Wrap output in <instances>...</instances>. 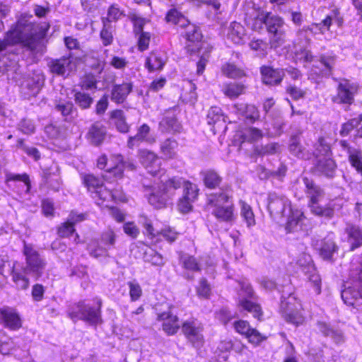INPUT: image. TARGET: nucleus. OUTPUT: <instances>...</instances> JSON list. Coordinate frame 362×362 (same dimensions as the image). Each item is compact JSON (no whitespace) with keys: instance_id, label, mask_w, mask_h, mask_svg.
I'll return each instance as SVG.
<instances>
[{"instance_id":"1","label":"nucleus","mask_w":362,"mask_h":362,"mask_svg":"<svg viewBox=\"0 0 362 362\" xmlns=\"http://www.w3.org/2000/svg\"><path fill=\"white\" fill-rule=\"evenodd\" d=\"M50 28L49 23L32 22L25 18H20L14 27L6 33V38L0 40V57L4 52H12L11 44H21L33 54L44 52L46 47L47 33Z\"/></svg>"},{"instance_id":"2","label":"nucleus","mask_w":362,"mask_h":362,"mask_svg":"<svg viewBox=\"0 0 362 362\" xmlns=\"http://www.w3.org/2000/svg\"><path fill=\"white\" fill-rule=\"evenodd\" d=\"M22 253L25 265L13 266L11 272L12 280L18 290H27L30 286L28 275L38 280L43 274L47 262L32 244L24 242Z\"/></svg>"},{"instance_id":"3","label":"nucleus","mask_w":362,"mask_h":362,"mask_svg":"<svg viewBox=\"0 0 362 362\" xmlns=\"http://www.w3.org/2000/svg\"><path fill=\"white\" fill-rule=\"evenodd\" d=\"M183 178L173 177L158 187L142 183L145 196L148 203L156 209H163L170 205L176 191L182 188Z\"/></svg>"},{"instance_id":"4","label":"nucleus","mask_w":362,"mask_h":362,"mask_svg":"<svg viewBox=\"0 0 362 362\" xmlns=\"http://www.w3.org/2000/svg\"><path fill=\"white\" fill-rule=\"evenodd\" d=\"M206 204L212 209L211 214L219 221L230 222L234 219L233 192L228 185H224L221 191L207 195Z\"/></svg>"},{"instance_id":"5","label":"nucleus","mask_w":362,"mask_h":362,"mask_svg":"<svg viewBox=\"0 0 362 362\" xmlns=\"http://www.w3.org/2000/svg\"><path fill=\"white\" fill-rule=\"evenodd\" d=\"M300 180L305 186V193L309 198L308 206L311 213L317 216L323 217L326 219H332L335 214V204L329 202L322 206L320 202L325 197V191L315 181L307 176L302 175Z\"/></svg>"},{"instance_id":"6","label":"nucleus","mask_w":362,"mask_h":362,"mask_svg":"<svg viewBox=\"0 0 362 362\" xmlns=\"http://www.w3.org/2000/svg\"><path fill=\"white\" fill-rule=\"evenodd\" d=\"M240 289L238 291V305L242 310L250 313L255 318L261 320L263 312L259 304L256 301L257 296L255 294L250 283L246 280L238 281Z\"/></svg>"},{"instance_id":"7","label":"nucleus","mask_w":362,"mask_h":362,"mask_svg":"<svg viewBox=\"0 0 362 362\" xmlns=\"http://www.w3.org/2000/svg\"><path fill=\"white\" fill-rule=\"evenodd\" d=\"M102 300L98 301V308L91 307L84 301L70 305L67 310L68 316L73 320H83L91 325H96L102 322L101 308Z\"/></svg>"},{"instance_id":"8","label":"nucleus","mask_w":362,"mask_h":362,"mask_svg":"<svg viewBox=\"0 0 362 362\" xmlns=\"http://www.w3.org/2000/svg\"><path fill=\"white\" fill-rule=\"evenodd\" d=\"M284 21L282 18L270 12L267 13L265 28L270 34L269 44L271 48H276L284 42Z\"/></svg>"},{"instance_id":"9","label":"nucleus","mask_w":362,"mask_h":362,"mask_svg":"<svg viewBox=\"0 0 362 362\" xmlns=\"http://www.w3.org/2000/svg\"><path fill=\"white\" fill-rule=\"evenodd\" d=\"M267 209L273 219L279 221L286 216V211H290V200L284 194L270 192L267 197Z\"/></svg>"},{"instance_id":"10","label":"nucleus","mask_w":362,"mask_h":362,"mask_svg":"<svg viewBox=\"0 0 362 362\" xmlns=\"http://www.w3.org/2000/svg\"><path fill=\"white\" fill-rule=\"evenodd\" d=\"M182 332L192 345L201 348L204 344V337L202 334L203 325L197 319H190L185 321L182 325Z\"/></svg>"},{"instance_id":"11","label":"nucleus","mask_w":362,"mask_h":362,"mask_svg":"<svg viewBox=\"0 0 362 362\" xmlns=\"http://www.w3.org/2000/svg\"><path fill=\"white\" fill-rule=\"evenodd\" d=\"M245 21L248 27L255 31H260L265 27L267 13L254 3L245 6Z\"/></svg>"},{"instance_id":"12","label":"nucleus","mask_w":362,"mask_h":362,"mask_svg":"<svg viewBox=\"0 0 362 362\" xmlns=\"http://www.w3.org/2000/svg\"><path fill=\"white\" fill-rule=\"evenodd\" d=\"M340 147L339 156H346L350 165L362 176V149L353 146L346 140L339 141Z\"/></svg>"},{"instance_id":"13","label":"nucleus","mask_w":362,"mask_h":362,"mask_svg":"<svg viewBox=\"0 0 362 362\" xmlns=\"http://www.w3.org/2000/svg\"><path fill=\"white\" fill-rule=\"evenodd\" d=\"M45 83V76L42 73H33L25 78L21 85V92L25 98L35 97Z\"/></svg>"},{"instance_id":"14","label":"nucleus","mask_w":362,"mask_h":362,"mask_svg":"<svg viewBox=\"0 0 362 362\" xmlns=\"http://www.w3.org/2000/svg\"><path fill=\"white\" fill-rule=\"evenodd\" d=\"M0 325L11 330H17L21 328L22 322L16 309L8 306L1 308Z\"/></svg>"},{"instance_id":"15","label":"nucleus","mask_w":362,"mask_h":362,"mask_svg":"<svg viewBox=\"0 0 362 362\" xmlns=\"http://www.w3.org/2000/svg\"><path fill=\"white\" fill-rule=\"evenodd\" d=\"M185 37L189 42L187 45L188 52L191 54L198 52L201 53L204 43L202 42L203 37L200 28L196 25H189L187 26Z\"/></svg>"},{"instance_id":"16","label":"nucleus","mask_w":362,"mask_h":362,"mask_svg":"<svg viewBox=\"0 0 362 362\" xmlns=\"http://www.w3.org/2000/svg\"><path fill=\"white\" fill-rule=\"evenodd\" d=\"M141 163L152 175L155 176L160 170V159L153 151L141 149L138 152Z\"/></svg>"},{"instance_id":"17","label":"nucleus","mask_w":362,"mask_h":362,"mask_svg":"<svg viewBox=\"0 0 362 362\" xmlns=\"http://www.w3.org/2000/svg\"><path fill=\"white\" fill-rule=\"evenodd\" d=\"M260 74L263 83L267 86L279 85L285 76L284 69H274L269 66H262Z\"/></svg>"},{"instance_id":"18","label":"nucleus","mask_w":362,"mask_h":362,"mask_svg":"<svg viewBox=\"0 0 362 362\" xmlns=\"http://www.w3.org/2000/svg\"><path fill=\"white\" fill-rule=\"evenodd\" d=\"M337 169L335 161L330 157L317 158L313 168V172L319 175H323L328 178L334 176Z\"/></svg>"},{"instance_id":"19","label":"nucleus","mask_w":362,"mask_h":362,"mask_svg":"<svg viewBox=\"0 0 362 362\" xmlns=\"http://www.w3.org/2000/svg\"><path fill=\"white\" fill-rule=\"evenodd\" d=\"M357 92V86L343 80L338 84L336 101L341 103L351 104L354 100V95Z\"/></svg>"},{"instance_id":"20","label":"nucleus","mask_w":362,"mask_h":362,"mask_svg":"<svg viewBox=\"0 0 362 362\" xmlns=\"http://www.w3.org/2000/svg\"><path fill=\"white\" fill-rule=\"evenodd\" d=\"M48 66L52 74L64 76L66 74H69L74 68V64L72 63L71 56L69 54V57L50 60Z\"/></svg>"},{"instance_id":"21","label":"nucleus","mask_w":362,"mask_h":362,"mask_svg":"<svg viewBox=\"0 0 362 362\" xmlns=\"http://www.w3.org/2000/svg\"><path fill=\"white\" fill-rule=\"evenodd\" d=\"M106 128L100 122H96L90 125L86 134L88 142L95 146H100L106 137Z\"/></svg>"},{"instance_id":"22","label":"nucleus","mask_w":362,"mask_h":362,"mask_svg":"<svg viewBox=\"0 0 362 362\" xmlns=\"http://www.w3.org/2000/svg\"><path fill=\"white\" fill-rule=\"evenodd\" d=\"M157 320L163 321V329L168 335L175 334L180 327L178 317L176 315H173L170 310L158 313Z\"/></svg>"},{"instance_id":"23","label":"nucleus","mask_w":362,"mask_h":362,"mask_svg":"<svg viewBox=\"0 0 362 362\" xmlns=\"http://www.w3.org/2000/svg\"><path fill=\"white\" fill-rule=\"evenodd\" d=\"M54 110L59 112L64 120L67 122H74L78 117L77 107L71 101H59L55 106Z\"/></svg>"},{"instance_id":"24","label":"nucleus","mask_w":362,"mask_h":362,"mask_svg":"<svg viewBox=\"0 0 362 362\" xmlns=\"http://www.w3.org/2000/svg\"><path fill=\"white\" fill-rule=\"evenodd\" d=\"M362 272L359 275L358 289L349 287L341 291V296L344 302L348 305H357L362 303Z\"/></svg>"},{"instance_id":"25","label":"nucleus","mask_w":362,"mask_h":362,"mask_svg":"<svg viewBox=\"0 0 362 362\" xmlns=\"http://www.w3.org/2000/svg\"><path fill=\"white\" fill-rule=\"evenodd\" d=\"M287 215L288 220L285 228L288 233H293L303 229V225L306 218L301 211L291 209L287 213Z\"/></svg>"},{"instance_id":"26","label":"nucleus","mask_w":362,"mask_h":362,"mask_svg":"<svg viewBox=\"0 0 362 362\" xmlns=\"http://www.w3.org/2000/svg\"><path fill=\"white\" fill-rule=\"evenodd\" d=\"M291 305V301H286L285 299L281 300V310L285 320L296 325L302 324L304 321V317L299 311L293 309Z\"/></svg>"},{"instance_id":"27","label":"nucleus","mask_w":362,"mask_h":362,"mask_svg":"<svg viewBox=\"0 0 362 362\" xmlns=\"http://www.w3.org/2000/svg\"><path fill=\"white\" fill-rule=\"evenodd\" d=\"M166 63V56L162 52H151L146 57L145 67L149 72L162 70Z\"/></svg>"},{"instance_id":"28","label":"nucleus","mask_w":362,"mask_h":362,"mask_svg":"<svg viewBox=\"0 0 362 362\" xmlns=\"http://www.w3.org/2000/svg\"><path fill=\"white\" fill-rule=\"evenodd\" d=\"M301 134L300 131L291 134L289 139L288 151L293 156L303 159L306 156V149L301 144Z\"/></svg>"},{"instance_id":"29","label":"nucleus","mask_w":362,"mask_h":362,"mask_svg":"<svg viewBox=\"0 0 362 362\" xmlns=\"http://www.w3.org/2000/svg\"><path fill=\"white\" fill-rule=\"evenodd\" d=\"M201 176L202 177L204 186L211 189L216 188H221L223 186H221L223 181L222 177L214 170L208 169L201 172Z\"/></svg>"},{"instance_id":"30","label":"nucleus","mask_w":362,"mask_h":362,"mask_svg":"<svg viewBox=\"0 0 362 362\" xmlns=\"http://www.w3.org/2000/svg\"><path fill=\"white\" fill-rule=\"evenodd\" d=\"M132 90V84L130 83L115 84L112 86L110 98L117 103H122Z\"/></svg>"},{"instance_id":"31","label":"nucleus","mask_w":362,"mask_h":362,"mask_svg":"<svg viewBox=\"0 0 362 362\" xmlns=\"http://www.w3.org/2000/svg\"><path fill=\"white\" fill-rule=\"evenodd\" d=\"M158 129L162 133L175 134L180 132L182 126L174 116H165L159 122Z\"/></svg>"},{"instance_id":"32","label":"nucleus","mask_w":362,"mask_h":362,"mask_svg":"<svg viewBox=\"0 0 362 362\" xmlns=\"http://www.w3.org/2000/svg\"><path fill=\"white\" fill-rule=\"evenodd\" d=\"M95 190L96 192H93L92 197L96 200V202L99 200H100L102 202L109 200L125 202L127 200L124 194L117 196L115 192H112V190L106 189L103 187V185L98 189Z\"/></svg>"},{"instance_id":"33","label":"nucleus","mask_w":362,"mask_h":362,"mask_svg":"<svg viewBox=\"0 0 362 362\" xmlns=\"http://www.w3.org/2000/svg\"><path fill=\"white\" fill-rule=\"evenodd\" d=\"M118 163L113 168L107 169V173L112 175L116 178H121L123 176L124 169L134 170L136 169L135 164L130 160H124L121 156L119 157Z\"/></svg>"},{"instance_id":"34","label":"nucleus","mask_w":362,"mask_h":362,"mask_svg":"<svg viewBox=\"0 0 362 362\" xmlns=\"http://www.w3.org/2000/svg\"><path fill=\"white\" fill-rule=\"evenodd\" d=\"M337 57L332 54H321L319 58V62L323 66L320 71L322 76L328 77L332 75L335 66Z\"/></svg>"},{"instance_id":"35","label":"nucleus","mask_w":362,"mask_h":362,"mask_svg":"<svg viewBox=\"0 0 362 362\" xmlns=\"http://www.w3.org/2000/svg\"><path fill=\"white\" fill-rule=\"evenodd\" d=\"M245 36V30L244 27L240 23L232 22L229 27L228 37L235 44H242L244 42Z\"/></svg>"},{"instance_id":"36","label":"nucleus","mask_w":362,"mask_h":362,"mask_svg":"<svg viewBox=\"0 0 362 362\" xmlns=\"http://www.w3.org/2000/svg\"><path fill=\"white\" fill-rule=\"evenodd\" d=\"M281 151V145L276 142L265 145H257L254 148V153L258 156H272L280 153Z\"/></svg>"},{"instance_id":"37","label":"nucleus","mask_w":362,"mask_h":362,"mask_svg":"<svg viewBox=\"0 0 362 362\" xmlns=\"http://www.w3.org/2000/svg\"><path fill=\"white\" fill-rule=\"evenodd\" d=\"M110 119L116 129L121 133H127L129 131V126L127 123L124 112L121 110H116L111 112Z\"/></svg>"},{"instance_id":"38","label":"nucleus","mask_w":362,"mask_h":362,"mask_svg":"<svg viewBox=\"0 0 362 362\" xmlns=\"http://www.w3.org/2000/svg\"><path fill=\"white\" fill-rule=\"evenodd\" d=\"M346 233L351 240V249L352 250L362 245V230L359 227L355 225H349L346 228Z\"/></svg>"},{"instance_id":"39","label":"nucleus","mask_w":362,"mask_h":362,"mask_svg":"<svg viewBox=\"0 0 362 362\" xmlns=\"http://www.w3.org/2000/svg\"><path fill=\"white\" fill-rule=\"evenodd\" d=\"M177 147V141L173 138H168L160 144V153L165 158H174L176 154Z\"/></svg>"},{"instance_id":"40","label":"nucleus","mask_w":362,"mask_h":362,"mask_svg":"<svg viewBox=\"0 0 362 362\" xmlns=\"http://www.w3.org/2000/svg\"><path fill=\"white\" fill-rule=\"evenodd\" d=\"M43 181L47 187L57 192L61 187V180L59 174L52 173L49 169H46L43 172Z\"/></svg>"},{"instance_id":"41","label":"nucleus","mask_w":362,"mask_h":362,"mask_svg":"<svg viewBox=\"0 0 362 362\" xmlns=\"http://www.w3.org/2000/svg\"><path fill=\"white\" fill-rule=\"evenodd\" d=\"M74 100L81 110L90 108L93 103V98L88 93L76 90H74Z\"/></svg>"},{"instance_id":"42","label":"nucleus","mask_w":362,"mask_h":362,"mask_svg":"<svg viewBox=\"0 0 362 362\" xmlns=\"http://www.w3.org/2000/svg\"><path fill=\"white\" fill-rule=\"evenodd\" d=\"M338 250V247L333 240L325 238L321 243L320 255L324 259H331L332 255Z\"/></svg>"},{"instance_id":"43","label":"nucleus","mask_w":362,"mask_h":362,"mask_svg":"<svg viewBox=\"0 0 362 362\" xmlns=\"http://www.w3.org/2000/svg\"><path fill=\"white\" fill-rule=\"evenodd\" d=\"M206 121L209 125H215L224 122L225 117L222 110L217 106L211 107L208 111Z\"/></svg>"},{"instance_id":"44","label":"nucleus","mask_w":362,"mask_h":362,"mask_svg":"<svg viewBox=\"0 0 362 362\" xmlns=\"http://www.w3.org/2000/svg\"><path fill=\"white\" fill-rule=\"evenodd\" d=\"M221 71L224 76L230 78H239L245 75L243 69L231 63H226L223 64L221 66Z\"/></svg>"},{"instance_id":"45","label":"nucleus","mask_w":362,"mask_h":362,"mask_svg":"<svg viewBox=\"0 0 362 362\" xmlns=\"http://www.w3.org/2000/svg\"><path fill=\"white\" fill-rule=\"evenodd\" d=\"M179 258L180 263L185 269L192 272H199L201 270L199 263L194 257L180 252Z\"/></svg>"},{"instance_id":"46","label":"nucleus","mask_w":362,"mask_h":362,"mask_svg":"<svg viewBox=\"0 0 362 362\" xmlns=\"http://www.w3.org/2000/svg\"><path fill=\"white\" fill-rule=\"evenodd\" d=\"M315 146V154L317 158L321 156L329 157L332 155L330 144L325 137H319Z\"/></svg>"},{"instance_id":"47","label":"nucleus","mask_w":362,"mask_h":362,"mask_svg":"<svg viewBox=\"0 0 362 362\" xmlns=\"http://www.w3.org/2000/svg\"><path fill=\"white\" fill-rule=\"evenodd\" d=\"M103 27L100 31V38L103 41V44L105 46H107L112 42L113 36L112 33V25L110 21L108 18H102Z\"/></svg>"},{"instance_id":"48","label":"nucleus","mask_w":362,"mask_h":362,"mask_svg":"<svg viewBox=\"0 0 362 362\" xmlns=\"http://www.w3.org/2000/svg\"><path fill=\"white\" fill-rule=\"evenodd\" d=\"M245 90V85L238 83L226 84L223 88L224 94L230 98L238 97L244 93Z\"/></svg>"},{"instance_id":"49","label":"nucleus","mask_w":362,"mask_h":362,"mask_svg":"<svg viewBox=\"0 0 362 362\" xmlns=\"http://www.w3.org/2000/svg\"><path fill=\"white\" fill-rule=\"evenodd\" d=\"M309 270H305V274L307 276L308 281L313 286L315 292L320 294L321 292V279L317 273L315 267H310Z\"/></svg>"},{"instance_id":"50","label":"nucleus","mask_w":362,"mask_h":362,"mask_svg":"<svg viewBox=\"0 0 362 362\" xmlns=\"http://www.w3.org/2000/svg\"><path fill=\"white\" fill-rule=\"evenodd\" d=\"M183 195L182 197L188 199V200L195 201L197 199L199 194V189L195 184H193L189 181H186L183 179Z\"/></svg>"},{"instance_id":"51","label":"nucleus","mask_w":362,"mask_h":362,"mask_svg":"<svg viewBox=\"0 0 362 362\" xmlns=\"http://www.w3.org/2000/svg\"><path fill=\"white\" fill-rule=\"evenodd\" d=\"M83 182L92 194L93 192H96L95 189H98L103 185V182L98 177L91 174L85 175L83 177Z\"/></svg>"},{"instance_id":"52","label":"nucleus","mask_w":362,"mask_h":362,"mask_svg":"<svg viewBox=\"0 0 362 362\" xmlns=\"http://www.w3.org/2000/svg\"><path fill=\"white\" fill-rule=\"evenodd\" d=\"M144 259L152 265L162 267L165 264L163 256L153 250L149 249L144 254Z\"/></svg>"},{"instance_id":"53","label":"nucleus","mask_w":362,"mask_h":362,"mask_svg":"<svg viewBox=\"0 0 362 362\" xmlns=\"http://www.w3.org/2000/svg\"><path fill=\"white\" fill-rule=\"evenodd\" d=\"M262 131L255 127L246 129L242 134L243 142H255L262 139Z\"/></svg>"},{"instance_id":"54","label":"nucleus","mask_w":362,"mask_h":362,"mask_svg":"<svg viewBox=\"0 0 362 362\" xmlns=\"http://www.w3.org/2000/svg\"><path fill=\"white\" fill-rule=\"evenodd\" d=\"M241 206V211L240 215L245 221L247 226H251L255 225V220L253 211L250 205L245 203L243 201L240 202Z\"/></svg>"},{"instance_id":"55","label":"nucleus","mask_w":362,"mask_h":362,"mask_svg":"<svg viewBox=\"0 0 362 362\" xmlns=\"http://www.w3.org/2000/svg\"><path fill=\"white\" fill-rule=\"evenodd\" d=\"M16 147L23 150L28 156L32 157L35 160H38L40 158V153L35 147H30L25 144L23 139H19L17 141Z\"/></svg>"},{"instance_id":"56","label":"nucleus","mask_w":362,"mask_h":362,"mask_svg":"<svg viewBox=\"0 0 362 362\" xmlns=\"http://www.w3.org/2000/svg\"><path fill=\"white\" fill-rule=\"evenodd\" d=\"M6 181H21L23 182L26 186L25 193L28 194L31 189V182L29 176L26 173L23 174H12L6 175Z\"/></svg>"},{"instance_id":"57","label":"nucleus","mask_w":362,"mask_h":362,"mask_svg":"<svg viewBox=\"0 0 362 362\" xmlns=\"http://www.w3.org/2000/svg\"><path fill=\"white\" fill-rule=\"evenodd\" d=\"M100 241L105 245L104 247L108 250L115 245L116 234L112 229L109 228L101 234Z\"/></svg>"},{"instance_id":"58","label":"nucleus","mask_w":362,"mask_h":362,"mask_svg":"<svg viewBox=\"0 0 362 362\" xmlns=\"http://www.w3.org/2000/svg\"><path fill=\"white\" fill-rule=\"evenodd\" d=\"M296 264L302 268L303 272L305 270H309L310 267H315L313 264L312 257L307 253H301L297 259Z\"/></svg>"},{"instance_id":"59","label":"nucleus","mask_w":362,"mask_h":362,"mask_svg":"<svg viewBox=\"0 0 362 362\" xmlns=\"http://www.w3.org/2000/svg\"><path fill=\"white\" fill-rule=\"evenodd\" d=\"M211 292V286L205 278H202L197 287V293L199 296L207 298Z\"/></svg>"},{"instance_id":"60","label":"nucleus","mask_w":362,"mask_h":362,"mask_svg":"<svg viewBox=\"0 0 362 362\" xmlns=\"http://www.w3.org/2000/svg\"><path fill=\"white\" fill-rule=\"evenodd\" d=\"M18 129L25 134H31L35 132V126L32 120L23 119L18 123Z\"/></svg>"},{"instance_id":"61","label":"nucleus","mask_w":362,"mask_h":362,"mask_svg":"<svg viewBox=\"0 0 362 362\" xmlns=\"http://www.w3.org/2000/svg\"><path fill=\"white\" fill-rule=\"evenodd\" d=\"M262 169L266 173L264 177H272L279 179L284 177L287 171V167L284 163H280L276 170H269L265 168H262Z\"/></svg>"},{"instance_id":"62","label":"nucleus","mask_w":362,"mask_h":362,"mask_svg":"<svg viewBox=\"0 0 362 362\" xmlns=\"http://www.w3.org/2000/svg\"><path fill=\"white\" fill-rule=\"evenodd\" d=\"M75 232L74 226L69 221L64 222L58 228V235L61 238H68Z\"/></svg>"},{"instance_id":"63","label":"nucleus","mask_w":362,"mask_h":362,"mask_svg":"<svg viewBox=\"0 0 362 362\" xmlns=\"http://www.w3.org/2000/svg\"><path fill=\"white\" fill-rule=\"evenodd\" d=\"M129 287V295L132 301L137 300L142 294V290L138 283L129 281L127 283Z\"/></svg>"},{"instance_id":"64","label":"nucleus","mask_w":362,"mask_h":362,"mask_svg":"<svg viewBox=\"0 0 362 362\" xmlns=\"http://www.w3.org/2000/svg\"><path fill=\"white\" fill-rule=\"evenodd\" d=\"M194 201L188 200V199L182 197L180 198L177 203V209L182 214L189 213L192 210V203Z\"/></svg>"}]
</instances>
